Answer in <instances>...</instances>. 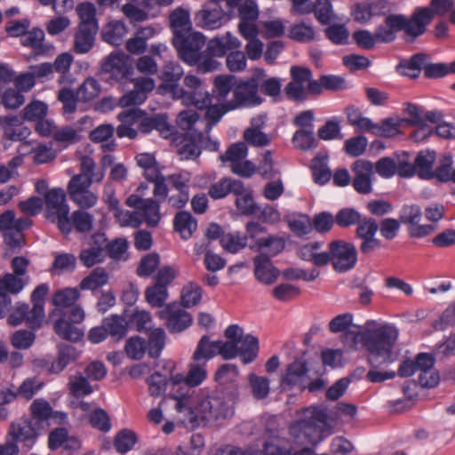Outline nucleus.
I'll return each instance as SVG.
<instances>
[{
  "mask_svg": "<svg viewBox=\"0 0 455 455\" xmlns=\"http://www.w3.org/2000/svg\"><path fill=\"white\" fill-rule=\"evenodd\" d=\"M207 378L205 363L190 364L186 375L171 374L176 411L183 416V420L192 427L205 426L220 419L232 417L234 401L226 398L219 391L203 388L195 392L192 387L201 385Z\"/></svg>",
  "mask_w": 455,
  "mask_h": 455,
  "instance_id": "f257e3e1",
  "label": "nucleus"
},
{
  "mask_svg": "<svg viewBox=\"0 0 455 455\" xmlns=\"http://www.w3.org/2000/svg\"><path fill=\"white\" fill-rule=\"evenodd\" d=\"M354 316L351 313L338 315L329 323L332 333L344 332L343 342L351 349H357L361 343L369 353V363L372 366L393 363L396 356L393 352L399 336L394 324L368 320L362 331L350 329Z\"/></svg>",
  "mask_w": 455,
  "mask_h": 455,
  "instance_id": "f03ea898",
  "label": "nucleus"
},
{
  "mask_svg": "<svg viewBox=\"0 0 455 455\" xmlns=\"http://www.w3.org/2000/svg\"><path fill=\"white\" fill-rule=\"evenodd\" d=\"M433 19L434 12L429 7L417 8L411 18L403 14H388L385 17L384 25L377 28V37L380 43H391L396 38L397 32L404 31L416 38L425 33Z\"/></svg>",
  "mask_w": 455,
  "mask_h": 455,
  "instance_id": "7ed1b4c3",
  "label": "nucleus"
},
{
  "mask_svg": "<svg viewBox=\"0 0 455 455\" xmlns=\"http://www.w3.org/2000/svg\"><path fill=\"white\" fill-rule=\"evenodd\" d=\"M44 202L45 218L51 222L57 223L60 231L63 235L70 234L69 206L66 201L65 191L60 188L50 189L45 192Z\"/></svg>",
  "mask_w": 455,
  "mask_h": 455,
  "instance_id": "20e7f679",
  "label": "nucleus"
},
{
  "mask_svg": "<svg viewBox=\"0 0 455 455\" xmlns=\"http://www.w3.org/2000/svg\"><path fill=\"white\" fill-rule=\"evenodd\" d=\"M250 240V249L265 255L269 259L282 252L285 248V239L279 235L261 236L267 233V228L256 221H250L245 226Z\"/></svg>",
  "mask_w": 455,
  "mask_h": 455,
  "instance_id": "39448f33",
  "label": "nucleus"
},
{
  "mask_svg": "<svg viewBox=\"0 0 455 455\" xmlns=\"http://www.w3.org/2000/svg\"><path fill=\"white\" fill-rule=\"evenodd\" d=\"M265 76L262 68H256L253 76L248 80H238L235 87L233 99L229 101V108H253L260 105L263 99L259 95L260 78Z\"/></svg>",
  "mask_w": 455,
  "mask_h": 455,
  "instance_id": "423d86ee",
  "label": "nucleus"
},
{
  "mask_svg": "<svg viewBox=\"0 0 455 455\" xmlns=\"http://www.w3.org/2000/svg\"><path fill=\"white\" fill-rule=\"evenodd\" d=\"M172 43L180 58L187 64L195 66L198 57L204 52L205 37L199 32H189L184 36L173 37Z\"/></svg>",
  "mask_w": 455,
  "mask_h": 455,
  "instance_id": "0eeeda50",
  "label": "nucleus"
},
{
  "mask_svg": "<svg viewBox=\"0 0 455 455\" xmlns=\"http://www.w3.org/2000/svg\"><path fill=\"white\" fill-rule=\"evenodd\" d=\"M38 436L37 422L27 418L12 422L7 432V440L13 442L16 445L20 443L27 451L32 449Z\"/></svg>",
  "mask_w": 455,
  "mask_h": 455,
  "instance_id": "6e6552de",
  "label": "nucleus"
},
{
  "mask_svg": "<svg viewBox=\"0 0 455 455\" xmlns=\"http://www.w3.org/2000/svg\"><path fill=\"white\" fill-rule=\"evenodd\" d=\"M330 261L338 272H346L355 267L357 251L355 245L342 240L333 241L329 245Z\"/></svg>",
  "mask_w": 455,
  "mask_h": 455,
  "instance_id": "1a4fd4ad",
  "label": "nucleus"
},
{
  "mask_svg": "<svg viewBox=\"0 0 455 455\" xmlns=\"http://www.w3.org/2000/svg\"><path fill=\"white\" fill-rule=\"evenodd\" d=\"M184 95L176 97L186 106H195L198 109L206 108L212 102V96L204 86L203 82L194 75H187L183 80Z\"/></svg>",
  "mask_w": 455,
  "mask_h": 455,
  "instance_id": "9d476101",
  "label": "nucleus"
},
{
  "mask_svg": "<svg viewBox=\"0 0 455 455\" xmlns=\"http://www.w3.org/2000/svg\"><path fill=\"white\" fill-rule=\"evenodd\" d=\"M79 353L71 345H60L58 348V356L52 359V356H44L34 360L33 365L36 369L45 371L49 373L58 374L68 364L76 360Z\"/></svg>",
  "mask_w": 455,
  "mask_h": 455,
  "instance_id": "9b49d317",
  "label": "nucleus"
},
{
  "mask_svg": "<svg viewBox=\"0 0 455 455\" xmlns=\"http://www.w3.org/2000/svg\"><path fill=\"white\" fill-rule=\"evenodd\" d=\"M100 70L109 79L122 82L132 74L131 59L122 52H113L103 60Z\"/></svg>",
  "mask_w": 455,
  "mask_h": 455,
  "instance_id": "f8f14e48",
  "label": "nucleus"
},
{
  "mask_svg": "<svg viewBox=\"0 0 455 455\" xmlns=\"http://www.w3.org/2000/svg\"><path fill=\"white\" fill-rule=\"evenodd\" d=\"M159 317L172 333H178L188 329L193 323L192 315L178 303L167 304L159 311Z\"/></svg>",
  "mask_w": 455,
  "mask_h": 455,
  "instance_id": "ddd939ff",
  "label": "nucleus"
},
{
  "mask_svg": "<svg viewBox=\"0 0 455 455\" xmlns=\"http://www.w3.org/2000/svg\"><path fill=\"white\" fill-rule=\"evenodd\" d=\"M127 206L137 210L148 227H156L161 220L160 203L152 199H143L139 195H131L126 198Z\"/></svg>",
  "mask_w": 455,
  "mask_h": 455,
  "instance_id": "4468645a",
  "label": "nucleus"
},
{
  "mask_svg": "<svg viewBox=\"0 0 455 455\" xmlns=\"http://www.w3.org/2000/svg\"><path fill=\"white\" fill-rule=\"evenodd\" d=\"M92 181L82 180V176H74L68 184L70 199L82 209L93 207L98 202V196L90 190Z\"/></svg>",
  "mask_w": 455,
  "mask_h": 455,
  "instance_id": "2eb2a0df",
  "label": "nucleus"
},
{
  "mask_svg": "<svg viewBox=\"0 0 455 455\" xmlns=\"http://www.w3.org/2000/svg\"><path fill=\"white\" fill-rule=\"evenodd\" d=\"M134 88L124 94L118 100L122 108H129L141 105L147 99L148 94L156 86L155 80L150 77H138L132 79Z\"/></svg>",
  "mask_w": 455,
  "mask_h": 455,
  "instance_id": "dca6fc26",
  "label": "nucleus"
},
{
  "mask_svg": "<svg viewBox=\"0 0 455 455\" xmlns=\"http://www.w3.org/2000/svg\"><path fill=\"white\" fill-rule=\"evenodd\" d=\"M291 81L285 87L288 98L295 100H303L307 97V88L312 72L309 68L299 66H292L290 70Z\"/></svg>",
  "mask_w": 455,
  "mask_h": 455,
  "instance_id": "f3484780",
  "label": "nucleus"
},
{
  "mask_svg": "<svg viewBox=\"0 0 455 455\" xmlns=\"http://www.w3.org/2000/svg\"><path fill=\"white\" fill-rule=\"evenodd\" d=\"M183 75L184 70L179 63L172 61L166 63L160 75L162 84L159 89L170 93L174 100L176 97H182L184 88L179 83Z\"/></svg>",
  "mask_w": 455,
  "mask_h": 455,
  "instance_id": "a211bd4d",
  "label": "nucleus"
},
{
  "mask_svg": "<svg viewBox=\"0 0 455 455\" xmlns=\"http://www.w3.org/2000/svg\"><path fill=\"white\" fill-rule=\"evenodd\" d=\"M88 245L89 247L81 251L79 259L84 267H91L103 261L107 237L103 233H95L90 237Z\"/></svg>",
  "mask_w": 455,
  "mask_h": 455,
  "instance_id": "6ab92c4d",
  "label": "nucleus"
},
{
  "mask_svg": "<svg viewBox=\"0 0 455 455\" xmlns=\"http://www.w3.org/2000/svg\"><path fill=\"white\" fill-rule=\"evenodd\" d=\"M308 372L307 362L304 357H298L291 363L281 378V387L283 388H291L299 387L301 389L306 388L305 379Z\"/></svg>",
  "mask_w": 455,
  "mask_h": 455,
  "instance_id": "aec40b11",
  "label": "nucleus"
},
{
  "mask_svg": "<svg viewBox=\"0 0 455 455\" xmlns=\"http://www.w3.org/2000/svg\"><path fill=\"white\" fill-rule=\"evenodd\" d=\"M354 172L353 187L360 194H369L372 190L374 165L368 160H357L352 166Z\"/></svg>",
  "mask_w": 455,
  "mask_h": 455,
  "instance_id": "412c9836",
  "label": "nucleus"
},
{
  "mask_svg": "<svg viewBox=\"0 0 455 455\" xmlns=\"http://www.w3.org/2000/svg\"><path fill=\"white\" fill-rule=\"evenodd\" d=\"M229 20L221 8H203L195 16L198 27L206 30H214L224 26Z\"/></svg>",
  "mask_w": 455,
  "mask_h": 455,
  "instance_id": "4be33fe9",
  "label": "nucleus"
},
{
  "mask_svg": "<svg viewBox=\"0 0 455 455\" xmlns=\"http://www.w3.org/2000/svg\"><path fill=\"white\" fill-rule=\"evenodd\" d=\"M256 279L265 284H272L279 276V270L271 259L265 255H257L253 259Z\"/></svg>",
  "mask_w": 455,
  "mask_h": 455,
  "instance_id": "5701e85b",
  "label": "nucleus"
},
{
  "mask_svg": "<svg viewBox=\"0 0 455 455\" xmlns=\"http://www.w3.org/2000/svg\"><path fill=\"white\" fill-rule=\"evenodd\" d=\"M427 60H429L427 54L416 53L410 59L402 60L396 66V71L403 76L416 79L419 76L420 72L424 71Z\"/></svg>",
  "mask_w": 455,
  "mask_h": 455,
  "instance_id": "b1692460",
  "label": "nucleus"
},
{
  "mask_svg": "<svg viewBox=\"0 0 455 455\" xmlns=\"http://www.w3.org/2000/svg\"><path fill=\"white\" fill-rule=\"evenodd\" d=\"M0 128L11 140H22L30 134L29 129L23 126L17 116H0Z\"/></svg>",
  "mask_w": 455,
  "mask_h": 455,
  "instance_id": "393cba45",
  "label": "nucleus"
},
{
  "mask_svg": "<svg viewBox=\"0 0 455 455\" xmlns=\"http://www.w3.org/2000/svg\"><path fill=\"white\" fill-rule=\"evenodd\" d=\"M323 243L311 242L299 247V257L307 261L313 262L317 267L325 266L330 262V254L327 251H321Z\"/></svg>",
  "mask_w": 455,
  "mask_h": 455,
  "instance_id": "a878e982",
  "label": "nucleus"
},
{
  "mask_svg": "<svg viewBox=\"0 0 455 455\" xmlns=\"http://www.w3.org/2000/svg\"><path fill=\"white\" fill-rule=\"evenodd\" d=\"M154 0H129L123 5L122 12L132 22L144 21L148 17V10Z\"/></svg>",
  "mask_w": 455,
  "mask_h": 455,
  "instance_id": "bb28decb",
  "label": "nucleus"
},
{
  "mask_svg": "<svg viewBox=\"0 0 455 455\" xmlns=\"http://www.w3.org/2000/svg\"><path fill=\"white\" fill-rule=\"evenodd\" d=\"M241 45L237 37L234 36L230 32H227L221 36H216L210 40L207 44V50L218 57L224 56L228 51L237 49Z\"/></svg>",
  "mask_w": 455,
  "mask_h": 455,
  "instance_id": "cd10ccee",
  "label": "nucleus"
},
{
  "mask_svg": "<svg viewBox=\"0 0 455 455\" xmlns=\"http://www.w3.org/2000/svg\"><path fill=\"white\" fill-rule=\"evenodd\" d=\"M435 159L436 153L434 150L419 152L414 161L415 174L422 180H432Z\"/></svg>",
  "mask_w": 455,
  "mask_h": 455,
  "instance_id": "c85d7f7f",
  "label": "nucleus"
},
{
  "mask_svg": "<svg viewBox=\"0 0 455 455\" xmlns=\"http://www.w3.org/2000/svg\"><path fill=\"white\" fill-rule=\"evenodd\" d=\"M329 157L326 153L317 154L311 162V172L314 181L324 185L331 179V172L328 167Z\"/></svg>",
  "mask_w": 455,
  "mask_h": 455,
  "instance_id": "c756f323",
  "label": "nucleus"
},
{
  "mask_svg": "<svg viewBox=\"0 0 455 455\" xmlns=\"http://www.w3.org/2000/svg\"><path fill=\"white\" fill-rule=\"evenodd\" d=\"M212 3L226 2L227 6H238L240 20L255 21L259 17V8L256 0H210Z\"/></svg>",
  "mask_w": 455,
  "mask_h": 455,
  "instance_id": "7c9ffc66",
  "label": "nucleus"
},
{
  "mask_svg": "<svg viewBox=\"0 0 455 455\" xmlns=\"http://www.w3.org/2000/svg\"><path fill=\"white\" fill-rule=\"evenodd\" d=\"M170 24L173 37L184 36L192 31L189 12L182 8H178L170 14Z\"/></svg>",
  "mask_w": 455,
  "mask_h": 455,
  "instance_id": "2f4dec72",
  "label": "nucleus"
},
{
  "mask_svg": "<svg viewBox=\"0 0 455 455\" xmlns=\"http://www.w3.org/2000/svg\"><path fill=\"white\" fill-rule=\"evenodd\" d=\"M127 34V27L123 21L111 20L107 23L101 33L104 42L112 45H120Z\"/></svg>",
  "mask_w": 455,
  "mask_h": 455,
  "instance_id": "473e14b6",
  "label": "nucleus"
},
{
  "mask_svg": "<svg viewBox=\"0 0 455 455\" xmlns=\"http://www.w3.org/2000/svg\"><path fill=\"white\" fill-rule=\"evenodd\" d=\"M242 188V181L239 180H233L231 178H224L220 181L212 184L208 190L209 196L213 199H221L226 197L228 194L238 192Z\"/></svg>",
  "mask_w": 455,
  "mask_h": 455,
  "instance_id": "72a5a7b5",
  "label": "nucleus"
},
{
  "mask_svg": "<svg viewBox=\"0 0 455 455\" xmlns=\"http://www.w3.org/2000/svg\"><path fill=\"white\" fill-rule=\"evenodd\" d=\"M98 29L78 27L75 35L74 50L76 53H87L93 46Z\"/></svg>",
  "mask_w": 455,
  "mask_h": 455,
  "instance_id": "f704fd0d",
  "label": "nucleus"
},
{
  "mask_svg": "<svg viewBox=\"0 0 455 455\" xmlns=\"http://www.w3.org/2000/svg\"><path fill=\"white\" fill-rule=\"evenodd\" d=\"M175 230L180 233L183 239H188L197 228V220L190 212H180L173 220Z\"/></svg>",
  "mask_w": 455,
  "mask_h": 455,
  "instance_id": "c9c22d12",
  "label": "nucleus"
},
{
  "mask_svg": "<svg viewBox=\"0 0 455 455\" xmlns=\"http://www.w3.org/2000/svg\"><path fill=\"white\" fill-rule=\"evenodd\" d=\"M235 196V205L238 211L243 215H253L256 213L258 210V205L256 204L252 191L249 188H245L243 183L242 182V188L238 192H234Z\"/></svg>",
  "mask_w": 455,
  "mask_h": 455,
  "instance_id": "e433bc0d",
  "label": "nucleus"
},
{
  "mask_svg": "<svg viewBox=\"0 0 455 455\" xmlns=\"http://www.w3.org/2000/svg\"><path fill=\"white\" fill-rule=\"evenodd\" d=\"M104 324L107 327L108 335L119 341L123 339L130 328L129 320L118 315H111L106 317Z\"/></svg>",
  "mask_w": 455,
  "mask_h": 455,
  "instance_id": "4c0bfd02",
  "label": "nucleus"
},
{
  "mask_svg": "<svg viewBox=\"0 0 455 455\" xmlns=\"http://www.w3.org/2000/svg\"><path fill=\"white\" fill-rule=\"evenodd\" d=\"M237 78L234 75H220L213 81L212 95L218 100H225L230 92H235Z\"/></svg>",
  "mask_w": 455,
  "mask_h": 455,
  "instance_id": "58836bf2",
  "label": "nucleus"
},
{
  "mask_svg": "<svg viewBox=\"0 0 455 455\" xmlns=\"http://www.w3.org/2000/svg\"><path fill=\"white\" fill-rule=\"evenodd\" d=\"M239 356L244 364L253 362L259 352V339L253 335L247 334L241 340L238 345Z\"/></svg>",
  "mask_w": 455,
  "mask_h": 455,
  "instance_id": "ea45409f",
  "label": "nucleus"
},
{
  "mask_svg": "<svg viewBox=\"0 0 455 455\" xmlns=\"http://www.w3.org/2000/svg\"><path fill=\"white\" fill-rule=\"evenodd\" d=\"M248 234H242L239 231L223 234L220 237L221 246L230 253H237L245 248L248 243Z\"/></svg>",
  "mask_w": 455,
  "mask_h": 455,
  "instance_id": "a19ab883",
  "label": "nucleus"
},
{
  "mask_svg": "<svg viewBox=\"0 0 455 455\" xmlns=\"http://www.w3.org/2000/svg\"><path fill=\"white\" fill-rule=\"evenodd\" d=\"M70 321H67L64 317H60L54 323V331L56 334L62 339L70 341H79L84 337V331L72 324Z\"/></svg>",
  "mask_w": 455,
  "mask_h": 455,
  "instance_id": "79ce46f5",
  "label": "nucleus"
},
{
  "mask_svg": "<svg viewBox=\"0 0 455 455\" xmlns=\"http://www.w3.org/2000/svg\"><path fill=\"white\" fill-rule=\"evenodd\" d=\"M108 282V275L104 268L97 267L90 275L83 278L80 289L83 291H96L106 285Z\"/></svg>",
  "mask_w": 455,
  "mask_h": 455,
  "instance_id": "37998d69",
  "label": "nucleus"
},
{
  "mask_svg": "<svg viewBox=\"0 0 455 455\" xmlns=\"http://www.w3.org/2000/svg\"><path fill=\"white\" fill-rule=\"evenodd\" d=\"M77 15L80 19L78 27L90 28L98 29V21L96 18V7L92 3L84 2L77 4L76 8Z\"/></svg>",
  "mask_w": 455,
  "mask_h": 455,
  "instance_id": "c03bdc74",
  "label": "nucleus"
},
{
  "mask_svg": "<svg viewBox=\"0 0 455 455\" xmlns=\"http://www.w3.org/2000/svg\"><path fill=\"white\" fill-rule=\"evenodd\" d=\"M80 132L81 129L75 128L71 125H65L61 127L57 126L55 132L53 133L52 140L66 148L81 140Z\"/></svg>",
  "mask_w": 455,
  "mask_h": 455,
  "instance_id": "a18cd8bd",
  "label": "nucleus"
},
{
  "mask_svg": "<svg viewBox=\"0 0 455 455\" xmlns=\"http://www.w3.org/2000/svg\"><path fill=\"white\" fill-rule=\"evenodd\" d=\"M147 383L148 385L149 394L154 397L162 395L166 391L167 387L170 386V396L172 397L173 389L172 384L171 383V376L167 378L159 372H155L147 379Z\"/></svg>",
  "mask_w": 455,
  "mask_h": 455,
  "instance_id": "49530a36",
  "label": "nucleus"
},
{
  "mask_svg": "<svg viewBox=\"0 0 455 455\" xmlns=\"http://www.w3.org/2000/svg\"><path fill=\"white\" fill-rule=\"evenodd\" d=\"M80 297V292L76 288H65L55 292L52 302L59 311H62L74 305ZM61 315L65 313L60 312Z\"/></svg>",
  "mask_w": 455,
  "mask_h": 455,
  "instance_id": "de8ad7c7",
  "label": "nucleus"
},
{
  "mask_svg": "<svg viewBox=\"0 0 455 455\" xmlns=\"http://www.w3.org/2000/svg\"><path fill=\"white\" fill-rule=\"evenodd\" d=\"M252 396L256 400L267 398L270 392V381L267 377L251 373L248 376Z\"/></svg>",
  "mask_w": 455,
  "mask_h": 455,
  "instance_id": "09e8293b",
  "label": "nucleus"
},
{
  "mask_svg": "<svg viewBox=\"0 0 455 455\" xmlns=\"http://www.w3.org/2000/svg\"><path fill=\"white\" fill-rule=\"evenodd\" d=\"M218 355V344L216 341H211L208 337L204 336L200 339L193 358L196 362L207 363V361Z\"/></svg>",
  "mask_w": 455,
  "mask_h": 455,
  "instance_id": "8fccbe9b",
  "label": "nucleus"
},
{
  "mask_svg": "<svg viewBox=\"0 0 455 455\" xmlns=\"http://www.w3.org/2000/svg\"><path fill=\"white\" fill-rule=\"evenodd\" d=\"M80 171L76 176H82V180H89L92 182H100L105 176L103 170H96L95 162L89 156L82 157Z\"/></svg>",
  "mask_w": 455,
  "mask_h": 455,
  "instance_id": "3c124183",
  "label": "nucleus"
},
{
  "mask_svg": "<svg viewBox=\"0 0 455 455\" xmlns=\"http://www.w3.org/2000/svg\"><path fill=\"white\" fill-rule=\"evenodd\" d=\"M76 266V258L71 253H56L52 262L51 272L52 274H63L73 272Z\"/></svg>",
  "mask_w": 455,
  "mask_h": 455,
  "instance_id": "603ef678",
  "label": "nucleus"
},
{
  "mask_svg": "<svg viewBox=\"0 0 455 455\" xmlns=\"http://www.w3.org/2000/svg\"><path fill=\"white\" fill-rule=\"evenodd\" d=\"M189 136L193 139L190 143L184 144L180 148V156L181 159H193L199 156L203 146L204 134L202 132H194Z\"/></svg>",
  "mask_w": 455,
  "mask_h": 455,
  "instance_id": "864d4df0",
  "label": "nucleus"
},
{
  "mask_svg": "<svg viewBox=\"0 0 455 455\" xmlns=\"http://www.w3.org/2000/svg\"><path fill=\"white\" fill-rule=\"evenodd\" d=\"M257 171L265 180L275 179L277 176H281L279 170L275 165L271 150H266L262 154V158L259 163Z\"/></svg>",
  "mask_w": 455,
  "mask_h": 455,
  "instance_id": "5fc2aeb1",
  "label": "nucleus"
},
{
  "mask_svg": "<svg viewBox=\"0 0 455 455\" xmlns=\"http://www.w3.org/2000/svg\"><path fill=\"white\" fill-rule=\"evenodd\" d=\"M291 231L298 236L308 235L313 230L312 220L307 214H295L288 220Z\"/></svg>",
  "mask_w": 455,
  "mask_h": 455,
  "instance_id": "6e6d98bb",
  "label": "nucleus"
},
{
  "mask_svg": "<svg viewBox=\"0 0 455 455\" xmlns=\"http://www.w3.org/2000/svg\"><path fill=\"white\" fill-rule=\"evenodd\" d=\"M203 109H206L205 116L209 121L205 127L207 132L211 131L212 126L215 125L227 112L234 110V108H229L228 100L220 104L212 105L210 103Z\"/></svg>",
  "mask_w": 455,
  "mask_h": 455,
  "instance_id": "4d7b16f0",
  "label": "nucleus"
},
{
  "mask_svg": "<svg viewBox=\"0 0 455 455\" xmlns=\"http://www.w3.org/2000/svg\"><path fill=\"white\" fill-rule=\"evenodd\" d=\"M114 134V127L111 124H100L90 133V140L93 142H105L111 140L109 142L103 145V148L108 150H113L116 144L112 140Z\"/></svg>",
  "mask_w": 455,
  "mask_h": 455,
  "instance_id": "13d9d810",
  "label": "nucleus"
},
{
  "mask_svg": "<svg viewBox=\"0 0 455 455\" xmlns=\"http://www.w3.org/2000/svg\"><path fill=\"white\" fill-rule=\"evenodd\" d=\"M165 331L162 328L151 330L148 336V355L152 358H157L165 345Z\"/></svg>",
  "mask_w": 455,
  "mask_h": 455,
  "instance_id": "bf43d9fd",
  "label": "nucleus"
},
{
  "mask_svg": "<svg viewBox=\"0 0 455 455\" xmlns=\"http://www.w3.org/2000/svg\"><path fill=\"white\" fill-rule=\"evenodd\" d=\"M128 320L130 328H133L140 332L148 331L152 327L151 314L146 310L135 309Z\"/></svg>",
  "mask_w": 455,
  "mask_h": 455,
  "instance_id": "052dcab7",
  "label": "nucleus"
},
{
  "mask_svg": "<svg viewBox=\"0 0 455 455\" xmlns=\"http://www.w3.org/2000/svg\"><path fill=\"white\" fill-rule=\"evenodd\" d=\"M203 290L200 285L189 283L182 288L181 303L185 307L196 306L202 299Z\"/></svg>",
  "mask_w": 455,
  "mask_h": 455,
  "instance_id": "680f3d73",
  "label": "nucleus"
},
{
  "mask_svg": "<svg viewBox=\"0 0 455 455\" xmlns=\"http://www.w3.org/2000/svg\"><path fill=\"white\" fill-rule=\"evenodd\" d=\"M71 229L75 228L80 233L89 232L92 228L93 216L83 210H76L69 217Z\"/></svg>",
  "mask_w": 455,
  "mask_h": 455,
  "instance_id": "e2e57ef3",
  "label": "nucleus"
},
{
  "mask_svg": "<svg viewBox=\"0 0 455 455\" xmlns=\"http://www.w3.org/2000/svg\"><path fill=\"white\" fill-rule=\"evenodd\" d=\"M100 84L93 77L86 78L77 90V97L83 101H90L99 96Z\"/></svg>",
  "mask_w": 455,
  "mask_h": 455,
  "instance_id": "0e129e2a",
  "label": "nucleus"
},
{
  "mask_svg": "<svg viewBox=\"0 0 455 455\" xmlns=\"http://www.w3.org/2000/svg\"><path fill=\"white\" fill-rule=\"evenodd\" d=\"M292 143L296 148L308 150L315 147V138L313 129H300L295 132Z\"/></svg>",
  "mask_w": 455,
  "mask_h": 455,
  "instance_id": "69168bd1",
  "label": "nucleus"
},
{
  "mask_svg": "<svg viewBox=\"0 0 455 455\" xmlns=\"http://www.w3.org/2000/svg\"><path fill=\"white\" fill-rule=\"evenodd\" d=\"M145 296L151 307H161L168 298V289L155 283L146 290Z\"/></svg>",
  "mask_w": 455,
  "mask_h": 455,
  "instance_id": "338daca9",
  "label": "nucleus"
},
{
  "mask_svg": "<svg viewBox=\"0 0 455 455\" xmlns=\"http://www.w3.org/2000/svg\"><path fill=\"white\" fill-rule=\"evenodd\" d=\"M25 286V283L20 276L12 274H6L0 279V292L4 294H18Z\"/></svg>",
  "mask_w": 455,
  "mask_h": 455,
  "instance_id": "774afa93",
  "label": "nucleus"
}]
</instances>
